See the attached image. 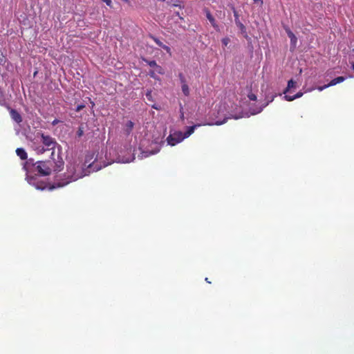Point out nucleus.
Returning <instances> with one entry per match:
<instances>
[{"label":"nucleus","instance_id":"obj_1","mask_svg":"<svg viewBox=\"0 0 354 354\" xmlns=\"http://www.w3.org/2000/svg\"><path fill=\"white\" fill-rule=\"evenodd\" d=\"M87 167V169H84L83 167V165L75 162L71 163L67 166V180L53 185L48 187L49 189L51 190L57 187H63L72 181H75L77 179L88 175V174L91 172V170H88V169H92L93 171H97L101 169V167L97 166L94 162L88 164Z\"/></svg>","mask_w":354,"mask_h":354},{"label":"nucleus","instance_id":"obj_2","mask_svg":"<svg viewBox=\"0 0 354 354\" xmlns=\"http://www.w3.org/2000/svg\"><path fill=\"white\" fill-rule=\"evenodd\" d=\"M37 135H40L41 142L44 145V147L47 151H52L50 158L54 160V163L55 164V170L61 171L64 168V162L59 154L57 155V159L55 158V149L57 147L59 151H60L61 147L57 144L55 139L51 136L45 135L43 133H37Z\"/></svg>","mask_w":354,"mask_h":354},{"label":"nucleus","instance_id":"obj_3","mask_svg":"<svg viewBox=\"0 0 354 354\" xmlns=\"http://www.w3.org/2000/svg\"><path fill=\"white\" fill-rule=\"evenodd\" d=\"M55 168L54 160L51 158L45 161H37L35 163V169L41 176H48L51 174L52 171H56Z\"/></svg>","mask_w":354,"mask_h":354},{"label":"nucleus","instance_id":"obj_4","mask_svg":"<svg viewBox=\"0 0 354 354\" xmlns=\"http://www.w3.org/2000/svg\"><path fill=\"white\" fill-rule=\"evenodd\" d=\"M185 139L184 136L181 131H175L167 138L168 145L175 146Z\"/></svg>","mask_w":354,"mask_h":354},{"label":"nucleus","instance_id":"obj_5","mask_svg":"<svg viewBox=\"0 0 354 354\" xmlns=\"http://www.w3.org/2000/svg\"><path fill=\"white\" fill-rule=\"evenodd\" d=\"M28 182L30 185L35 187L37 189L44 190L48 187V184L39 180L37 177H30L28 179Z\"/></svg>","mask_w":354,"mask_h":354},{"label":"nucleus","instance_id":"obj_6","mask_svg":"<svg viewBox=\"0 0 354 354\" xmlns=\"http://www.w3.org/2000/svg\"><path fill=\"white\" fill-rule=\"evenodd\" d=\"M232 10H233V13H234L236 25L240 29L241 33L245 35V37H247L246 28L239 20V15L238 14V12L236 10V9L234 7L232 8Z\"/></svg>","mask_w":354,"mask_h":354},{"label":"nucleus","instance_id":"obj_7","mask_svg":"<svg viewBox=\"0 0 354 354\" xmlns=\"http://www.w3.org/2000/svg\"><path fill=\"white\" fill-rule=\"evenodd\" d=\"M10 113L12 119L15 120L17 123L21 122L22 118L17 111L15 109H11Z\"/></svg>","mask_w":354,"mask_h":354},{"label":"nucleus","instance_id":"obj_8","mask_svg":"<svg viewBox=\"0 0 354 354\" xmlns=\"http://www.w3.org/2000/svg\"><path fill=\"white\" fill-rule=\"evenodd\" d=\"M134 127V123L131 120H129L125 124L124 132L126 135L129 136L131 133Z\"/></svg>","mask_w":354,"mask_h":354},{"label":"nucleus","instance_id":"obj_9","mask_svg":"<svg viewBox=\"0 0 354 354\" xmlns=\"http://www.w3.org/2000/svg\"><path fill=\"white\" fill-rule=\"evenodd\" d=\"M16 153L23 160H26L28 158L27 153L23 148H17Z\"/></svg>","mask_w":354,"mask_h":354},{"label":"nucleus","instance_id":"obj_10","mask_svg":"<svg viewBox=\"0 0 354 354\" xmlns=\"http://www.w3.org/2000/svg\"><path fill=\"white\" fill-rule=\"evenodd\" d=\"M206 17H207V19L209 21V22L211 23L212 26L214 28L217 29L218 28V26L216 23V20H215L214 17L212 15V14L210 13V12L209 10H206Z\"/></svg>","mask_w":354,"mask_h":354},{"label":"nucleus","instance_id":"obj_11","mask_svg":"<svg viewBox=\"0 0 354 354\" xmlns=\"http://www.w3.org/2000/svg\"><path fill=\"white\" fill-rule=\"evenodd\" d=\"M201 124H195V125H193V126H191V127H189L187 128V130L184 133H183V136H184V138H188L189 136H190L194 131L195 129L198 127H200Z\"/></svg>","mask_w":354,"mask_h":354},{"label":"nucleus","instance_id":"obj_12","mask_svg":"<svg viewBox=\"0 0 354 354\" xmlns=\"http://www.w3.org/2000/svg\"><path fill=\"white\" fill-rule=\"evenodd\" d=\"M345 80V77L342 76L337 77L332 80L328 84L330 86H335L337 84L341 83Z\"/></svg>","mask_w":354,"mask_h":354},{"label":"nucleus","instance_id":"obj_13","mask_svg":"<svg viewBox=\"0 0 354 354\" xmlns=\"http://www.w3.org/2000/svg\"><path fill=\"white\" fill-rule=\"evenodd\" d=\"M297 86V82L295 81H294L293 80H290L288 82V85H287V87L285 89L284 91V93H286L287 92H288L291 88H295Z\"/></svg>","mask_w":354,"mask_h":354},{"label":"nucleus","instance_id":"obj_14","mask_svg":"<svg viewBox=\"0 0 354 354\" xmlns=\"http://www.w3.org/2000/svg\"><path fill=\"white\" fill-rule=\"evenodd\" d=\"M286 31L288 36L290 39L291 43L295 44L297 42V39L296 36L295 35V34L289 28H286Z\"/></svg>","mask_w":354,"mask_h":354},{"label":"nucleus","instance_id":"obj_15","mask_svg":"<svg viewBox=\"0 0 354 354\" xmlns=\"http://www.w3.org/2000/svg\"><path fill=\"white\" fill-rule=\"evenodd\" d=\"M181 88H182V91H183V94L185 96H189V86H188V84L187 83L184 84H182L181 85Z\"/></svg>","mask_w":354,"mask_h":354},{"label":"nucleus","instance_id":"obj_16","mask_svg":"<svg viewBox=\"0 0 354 354\" xmlns=\"http://www.w3.org/2000/svg\"><path fill=\"white\" fill-rule=\"evenodd\" d=\"M37 154L44 153L47 149L44 146H38L35 149Z\"/></svg>","mask_w":354,"mask_h":354},{"label":"nucleus","instance_id":"obj_17","mask_svg":"<svg viewBox=\"0 0 354 354\" xmlns=\"http://www.w3.org/2000/svg\"><path fill=\"white\" fill-rule=\"evenodd\" d=\"M178 77H179L181 85L187 83L185 77L184 76V75L182 73H180L178 74Z\"/></svg>","mask_w":354,"mask_h":354},{"label":"nucleus","instance_id":"obj_18","mask_svg":"<svg viewBox=\"0 0 354 354\" xmlns=\"http://www.w3.org/2000/svg\"><path fill=\"white\" fill-rule=\"evenodd\" d=\"M155 71L157 72L158 74L162 75L165 73L164 69L159 65H156L155 68Z\"/></svg>","mask_w":354,"mask_h":354},{"label":"nucleus","instance_id":"obj_19","mask_svg":"<svg viewBox=\"0 0 354 354\" xmlns=\"http://www.w3.org/2000/svg\"><path fill=\"white\" fill-rule=\"evenodd\" d=\"M145 62L147 63V64L151 66V67H154L156 68L157 64H156V62L154 61V60H151V61H148L147 59H145Z\"/></svg>","mask_w":354,"mask_h":354},{"label":"nucleus","instance_id":"obj_20","mask_svg":"<svg viewBox=\"0 0 354 354\" xmlns=\"http://www.w3.org/2000/svg\"><path fill=\"white\" fill-rule=\"evenodd\" d=\"M152 38H153V41L156 42V44L158 46L162 48L164 46V44L160 39H158V38L154 37H153Z\"/></svg>","mask_w":354,"mask_h":354},{"label":"nucleus","instance_id":"obj_21","mask_svg":"<svg viewBox=\"0 0 354 354\" xmlns=\"http://www.w3.org/2000/svg\"><path fill=\"white\" fill-rule=\"evenodd\" d=\"M230 39L228 37L223 38L221 42L224 46H227L230 43Z\"/></svg>","mask_w":354,"mask_h":354},{"label":"nucleus","instance_id":"obj_22","mask_svg":"<svg viewBox=\"0 0 354 354\" xmlns=\"http://www.w3.org/2000/svg\"><path fill=\"white\" fill-rule=\"evenodd\" d=\"M284 98L287 101H292V100H295L294 95H285Z\"/></svg>","mask_w":354,"mask_h":354},{"label":"nucleus","instance_id":"obj_23","mask_svg":"<svg viewBox=\"0 0 354 354\" xmlns=\"http://www.w3.org/2000/svg\"><path fill=\"white\" fill-rule=\"evenodd\" d=\"M227 119H228L227 118H225L222 121H216V122H215V123L214 124L217 125V126L221 125V124L225 123L227 122Z\"/></svg>","mask_w":354,"mask_h":354},{"label":"nucleus","instance_id":"obj_24","mask_svg":"<svg viewBox=\"0 0 354 354\" xmlns=\"http://www.w3.org/2000/svg\"><path fill=\"white\" fill-rule=\"evenodd\" d=\"M248 98H249L250 100H252V101H255V100H257V96H256V95H254V93H249V94H248Z\"/></svg>","mask_w":354,"mask_h":354},{"label":"nucleus","instance_id":"obj_25","mask_svg":"<svg viewBox=\"0 0 354 354\" xmlns=\"http://www.w3.org/2000/svg\"><path fill=\"white\" fill-rule=\"evenodd\" d=\"M329 86H329V84H325V85L322 86H319V87L317 88V89H318L319 91H323L324 89H325V88H326L329 87Z\"/></svg>","mask_w":354,"mask_h":354},{"label":"nucleus","instance_id":"obj_26","mask_svg":"<svg viewBox=\"0 0 354 354\" xmlns=\"http://www.w3.org/2000/svg\"><path fill=\"white\" fill-rule=\"evenodd\" d=\"M254 3L260 6L263 4V0H253Z\"/></svg>","mask_w":354,"mask_h":354},{"label":"nucleus","instance_id":"obj_27","mask_svg":"<svg viewBox=\"0 0 354 354\" xmlns=\"http://www.w3.org/2000/svg\"><path fill=\"white\" fill-rule=\"evenodd\" d=\"M102 1L104 2L108 6H109V7L112 6L111 0H102Z\"/></svg>","mask_w":354,"mask_h":354},{"label":"nucleus","instance_id":"obj_28","mask_svg":"<svg viewBox=\"0 0 354 354\" xmlns=\"http://www.w3.org/2000/svg\"><path fill=\"white\" fill-rule=\"evenodd\" d=\"M164 50H165L168 53H171V49L168 46H166L164 44V46L162 47Z\"/></svg>","mask_w":354,"mask_h":354},{"label":"nucleus","instance_id":"obj_29","mask_svg":"<svg viewBox=\"0 0 354 354\" xmlns=\"http://www.w3.org/2000/svg\"><path fill=\"white\" fill-rule=\"evenodd\" d=\"M5 63V57L4 56L0 53V64H3Z\"/></svg>","mask_w":354,"mask_h":354},{"label":"nucleus","instance_id":"obj_30","mask_svg":"<svg viewBox=\"0 0 354 354\" xmlns=\"http://www.w3.org/2000/svg\"><path fill=\"white\" fill-rule=\"evenodd\" d=\"M158 151H158H149V152L146 151V152H145V153H146V155H145V157H147V156H149V155L155 154V153H156Z\"/></svg>","mask_w":354,"mask_h":354},{"label":"nucleus","instance_id":"obj_31","mask_svg":"<svg viewBox=\"0 0 354 354\" xmlns=\"http://www.w3.org/2000/svg\"><path fill=\"white\" fill-rule=\"evenodd\" d=\"M84 105L83 104H80V105H78L76 108V111H80L82 109H83L84 108Z\"/></svg>","mask_w":354,"mask_h":354},{"label":"nucleus","instance_id":"obj_32","mask_svg":"<svg viewBox=\"0 0 354 354\" xmlns=\"http://www.w3.org/2000/svg\"><path fill=\"white\" fill-rule=\"evenodd\" d=\"M302 95H303V93L302 92H298L297 94H295L294 95L295 96V99L301 97Z\"/></svg>","mask_w":354,"mask_h":354},{"label":"nucleus","instance_id":"obj_33","mask_svg":"<svg viewBox=\"0 0 354 354\" xmlns=\"http://www.w3.org/2000/svg\"><path fill=\"white\" fill-rule=\"evenodd\" d=\"M83 135V130L82 129H79L78 131H77V136L79 137L82 136Z\"/></svg>","mask_w":354,"mask_h":354},{"label":"nucleus","instance_id":"obj_34","mask_svg":"<svg viewBox=\"0 0 354 354\" xmlns=\"http://www.w3.org/2000/svg\"><path fill=\"white\" fill-rule=\"evenodd\" d=\"M149 75H150L151 77H155V71H150V72H149Z\"/></svg>","mask_w":354,"mask_h":354},{"label":"nucleus","instance_id":"obj_35","mask_svg":"<svg viewBox=\"0 0 354 354\" xmlns=\"http://www.w3.org/2000/svg\"><path fill=\"white\" fill-rule=\"evenodd\" d=\"M58 122H59V120L55 119V120L53 121L52 124L56 125Z\"/></svg>","mask_w":354,"mask_h":354},{"label":"nucleus","instance_id":"obj_36","mask_svg":"<svg viewBox=\"0 0 354 354\" xmlns=\"http://www.w3.org/2000/svg\"><path fill=\"white\" fill-rule=\"evenodd\" d=\"M205 281H206L207 283H211L210 281H209L208 278H205Z\"/></svg>","mask_w":354,"mask_h":354},{"label":"nucleus","instance_id":"obj_37","mask_svg":"<svg viewBox=\"0 0 354 354\" xmlns=\"http://www.w3.org/2000/svg\"><path fill=\"white\" fill-rule=\"evenodd\" d=\"M352 68H353V70L354 71V63H353V65H352Z\"/></svg>","mask_w":354,"mask_h":354},{"label":"nucleus","instance_id":"obj_38","mask_svg":"<svg viewBox=\"0 0 354 354\" xmlns=\"http://www.w3.org/2000/svg\"><path fill=\"white\" fill-rule=\"evenodd\" d=\"M37 71H36V72H35V73H34V76H35V75H37Z\"/></svg>","mask_w":354,"mask_h":354}]
</instances>
